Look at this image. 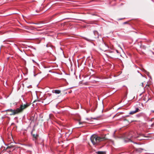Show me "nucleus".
Segmentation results:
<instances>
[{"mask_svg": "<svg viewBox=\"0 0 154 154\" xmlns=\"http://www.w3.org/2000/svg\"><path fill=\"white\" fill-rule=\"evenodd\" d=\"M116 52H117V53H119V51H118L117 50H116Z\"/></svg>", "mask_w": 154, "mask_h": 154, "instance_id": "obj_13", "label": "nucleus"}, {"mask_svg": "<svg viewBox=\"0 0 154 154\" xmlns=\"http://www.w3.org/2000/svg\"><path fill=\"white\" fill-rule=\"evenodd\" d=\"M52 92L56 94H59L60 93L61 91L59 90H53L52 91Z\"/></svg>", "mask_w": 154, "mask_h": 154, "instance_id": "obj_6", "label": "nucleus"}, {"mask_svg": "<svg viewBox=\"0 0 154 154\" xmlns=\"http://www.w3.org/2000/svg\"><path fill=\"white\" fill-rule=\"evenodd\" d=\"M140 111V110L138 108H136L135 110V111H131L129 113V114L130 115H133L135 113H136L139 111Z\"/></svg>", "mask_w": 154, "mask_h": 154, "instance_id": "obj_5", "label": "nucleus"}, {"mask_svg": "<svg viewBox=\"0 0 154 154\" xmlns=\"http://www.w3.org/2000/svg\"><path fill=\"white\" fill-rule=\"evenodd\" d=\"M11 112V114H13V112Z\"/></svg>", "mask_w": 154, "mask_h": 154, "instance_id": "obj_14", "label": "nucleus"}, {"mask_svg": "<svg viewBox=\"0 0 154 154\" xmlns=\"http://www.w3.org/2000/svg\"><path fill=\"white\" fill-rule=\"evenodd\" d=\"M143 149L140 148H136V151L138 152H141L143 150Z\"/></svg>", "mask_w": 154, "mask_h": 154, "instance_id": "obj_7", "label": "nucleus"}, {"mask_svg": "<svg viewBox=\"0 0 154 154\" xmlns=\"http://www.w3.org/2000/svg\"><path fill=\"white\" fill-rule=\"evenodd\" d=\"M104 137H102L92 135L91 137V141L94 145H98L100 142L104 140Z\"/></svg>", "mask_w": 154, "mask_h": 154, "instance_id": "obj_1", "label": "nucleus"}, {"mask_svg": "<svg viewBox=\"0 0 154 154\" xmlns=\"http://www.w3.org/2000/svg\"><path fill=\"white\" fill-rule=\"evenodd\" d=\"M143 82H142V86L143 87Z\"/></svg>", "mask_w": 154, "mask_h": 154, "instance_id": "obj_11", "label": "nucleus"}, {"mask_svg": "<svg viewBox=\"0 0 154 154\" xmlns=\"http://www.w3.org/2000/svg\"><path fill=\"white\" fill-rule=\"evenodd\" d=\"M8 148H10V147L9 146L8 147Z\"/></svg>", "mask_w": 154, "mask_h": 154, "instance_id": "obj_15", "label": "nucleus"}, {"mask_svg": "<svg viewBox=\"0 0 154 154\" xmlns=\"http://www.w3.org/2000/svg\"><path fill=\"white\" fill-rule=\"evenodd\" d=\"M126 23V22L125 23Z\"/></svg>", "mask_w": 154, "mask_h": 154, "instance_id": "obj_16", "label": "nucleus"}, {"mask_svg": "<svg viewBox=\"0 0 154 154\" xmlns=\"http://www.w3.org/2000/svg\"><path fill=\"white\" fill-rule=\"evenodd\" d=\"M29 86H28V88H29Z\"/></svg>", "mask_w": 154, "mask_h": 154, "instance_id": "obj_17", "label": "nucleus"}, {"mask_svg": "<svg viewBox=\"0 0 154 154\" xmlns=\"http://www.w3.org/2000/svg\"><path fill=\"white\" fill-rule=\"evenodd\" d=\"M151 126H152V127H154V123L152 124V125H151Z\"/></svg>", "mask_w": 154, "mask_h": 154, "instance_id": "obj_10", "label": "nucleus"}, {"mask_svg": "<svg viewBox=\"0 0 154 154\" xmlns=\"http://www.w3.org/2000/svg\"><path fill=\"white\" fill-rule=\"evenodd\" d=\"M148 87L149 86V85H146V87Z\"/></svg>", "mask_w": 154, "mask_h": 154, "instance_id": "obj_12", "label": "nucleus"}, {"mask_svg": "<svg viewBox=\"0 0 154 154\" xmlns=\"http://www.w3.org/2000/svg\"><path fill=\"white\" fill-rule=\"evenodd\" d=\"M96 153L97 154H106V152L103 151H98Z\"/></svg>", "mask_w": 154, "mask_h": 154, "instance_id": "obj_8", "label": "nucleus"}, {"mask_svg": "<svg viewBox=\"0 0 154 154\" xmlns=\"http://www.w3.org/2000/svg\"><path fill=\"white\" fill-rule=\"evenodd\" d=\"M29 106V105L27 104L21 105L19 108L17 109L18 113L22 112L24 109L27 107Z\"/></svg>", "mask_w": 154, "mask_h": 154, "instance_id": "obj_2", "label": "nucleus"}, {"mask_svg": "<svg viewBox=\"0 0 154 154\" xmlns=\"http://www.w3.org/2000/svg\"><path fill=\"white\" fill-rule=\"evenodd\" d=\"M6 111L7 112H13V114H10V115H15L16 114H18L17 111V109H14L13 110L12 109H8L6 110Z\"/></svg>", "mask_w": 154, "mask_h": 154, "instance_id": "obj_4", "label": "nucleus"}, {"mask_svg": "<svg viewBox=\"0 0 154 154\" xmlns=\"http://www.w3.org/2000/svg\"><path fill=\"white\" fill-rule=\"evenodd\" d=\"M31 134L33 137V140L35 141L36 144H38L39 143L38 141V135L37 134H33L32 132H31Z\"/></svg>", "mask_w": 154, "mask_h": 154, "instance_id": "obj_3", "label": "nucleus"}, {"mask_svg": "<svg viewBox=\"0 0 154 154\" xmlns=\"http://www.w3.org/2000/svg\"><path fill=\"white\" fill-rule=\"evenodd\" d=\"M94 35L96 37H99L98 33L97 31H94Z\"/></svg>", "mask_w": 154, "mask_h": 154, "instance_id": "obj_9", "label": "nucleus"}]
</instances>
